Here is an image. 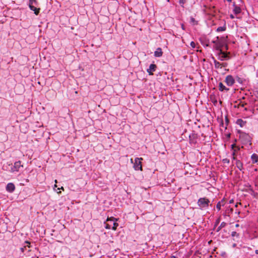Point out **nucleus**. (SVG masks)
<instances>
[{
	"mask_svg": "<svg viewBox=\"0 0 258 258\" xmlns=\"http://www.w3.org/2000/svg\"><path fill=\"white\" fill-rule=\"evenodd\" d=\"M218 87L219 91L221 92H227L229 90V89L228 88L226 87L221 82L219 83Z\"/></svg>",
	"mask_w": 258,
	"mask_h": 258,
	"instance_id": "obj_12",
	"label": "nucleus"
},
{
	"mask_svg": "<svg viewBox=\"0 0 258 258\" xmlns=\"http://www.w3.org/2000/svg\"><path fill=\"white\" fill-rule=\"evenodd\" d=\"M227 225L226 223L225 222H223L221 223L220 225L216 229V232H219L221 230V229L225 227L226 225Z\"/></svg>",
	"mask_w": 258,
	"mask_h": 258,
	"instance_id": "obj_21",
	"label": "nucleus"
},
{
	"mask_svg": "<svg viewBox=\"0 0 258 258\" xmlns=\"http://www.w3.org/2000/svg\"><path fill=\"white\" fill-rule=\"evenodd\" d=\"M225 82L228 86H232L235 83V80L232 75H228L225 78Z\"/></svg>",
	"mask_w": 258,
	"mask_h": 258,
	"instance_id": "obj_8",
	"label": "nucleus"
},
{
	"mask_svg": "<svg viewBox=\"0 0 258 258\" xmlns=\"http://www.w3.org/2000/svg\"><path fill=\"white\" fill-rule=\"evenodd\" d=\"M233 202V200H231L229 201V203H232Z\"/></svg>",
	"mask_w": 258,
	"mask_h": 258,
	"instance_id": "obj_40",
	"label": "nucleus"
},
{
	"mask_svg": "<svg viewBox=\"0 0 258 258\" xmlns=\"http://www.w3.org/2000/svg\"><path fill=\"white\" fill-rule=\"evenodd\" d=\"M255 185L258 186V176L255 178Z\"/></svg>",
	"mask_w": 258,
	"mask_h": 258,
	"instance_id": "obj_33",
	"label": "nucleus"
},
{
	"mask_svg": "<svg viewBox=\"0 0 258 258\" xmlns=\"http://www.w3.org/2000/svg\"><path fill=\"white\" fill-rule=\"evenodd\" d=\"M15 189V186L13 183H9L6 186V190L9 192H13Z\"/></svg>",
	"mask_w": 258,
	"mask_h": 258,
	"instance_id": "obj_11",
	"label": "nucleus"
},
{
	"mask_svg": "<svg viewBox=\"0 0 258 258\" xmlns=\"http://www.w3.org/2000/svg\"><path fill=\"white\" fill-rule=\"evenodd\" d=\"M155 56L159 57L161 55V48H158L154 53Z\"/></svg>",
	"mask_w": 258,
	"mask_h": 258,
	"instance_id": "obj_22",
	"label": "nucleus"
},
{
	"mask_svg": "<svg viewBox=\"0 0 258 258\" xmlns=\"http://www.w3.org/2000/svg\"><path fill=\"white\" fill-rule=\"evenodd\" d=\"M198 135L192 133L189 136V143L192 145H196L197 143Z\"/></svg>",
	"mask_w": 258,
	"mask_h": 258,
	"instance_id": "obj_10",
	"label": "nucleus"
},
{
	"mask_svg": "<svg viewBox=\"0 0 258 258\" xmlns=\"http://www.w3.org/2000/svg\"><path fill=\"white\" fill-rule=\"evenodd\" d=\"M231 149L232 150H240V148L238 147H236V145L235 144H234L231 145Z\"/></svg>",
	"mask_w": 258,
	"mask_h": 258,
	"instance_id": "obj_25",
	"label": "nucleus"
},
{
	"mask_svg": "<svg viewBox=\"0 0 258 258\" xmlns=\"http://www.w3.org/2000/svg\"><path fill=\"white\" fill-rule=\"evenodd\" d=\"M236 81L240 84H242L243 83V79L242 78H241L238 76L236 77Z\"/></svg>",
	"mask_w": 258,
	"mask_h": 258,
	"instance_id": "obj_26",
	"label": "nucleus"
},
{
	"mask_svg": "<svg viewBox=\"0 0 258 258\" xmlns=\"http://www.w3.org/2000/svg\"><path fill=\"white\" fill-rule=\"evenodd\" d=\"M237 213H238V214H240V212H239V211H238V212H237Z\"/></svg>",
	"mask_w": 258,
	"mask_h": 258,
	"instance_id": "obj_51",
	"label": "nucleus"
},
{
	"mask_svg": "<svg viewBox=\"0 0 258 258\" xmlns=\"http://www.w3.org/2000/svg\"><path fill=\"white\" fill-rule=\"evenodd\" d=\"M212 59L213 60L215 68H216V69L222 68L221 63L217 61L216 60V59L215 58V57L213 56L212 57Z\"/></svg>",
	"mask_w": 258,
	"mask_h": 258,
	"instance_id": "obj_16",
	"label": "nucleus"
},
{
	"mask_svg": "<svg viewBox=\"0 0 258 258\" xmlns=\"http://www.w3.org/2000/svg\"><path fill=\"white\" fill-rule=\"evenodd\" d=\"M190 22L192 23L194 25L197 24V22H196L195 19L192 17H191L190 18Z\"/></svg>",
	"mask_w": 258,
	"mask_h": 258,
	"instance_id": "obj_29",
	"label": "nucleus"
},
{
	"mask_svg": "<svg viewBox=\"0 0 258 258\" xmlns=\"http://www.w3.org/2000/svg\"><path fill=\"white\" fill-rule=\"evenodd\" d=\"M225 204L224 199L222 200L221 201L219 202L216 205V208L220 210L221 209V207L222 206H224Z\"/></svg>",
	"mask_w": 258,
	"mask_h": 258,
	"instance_id": "obj_19",
	"label": "nucleus"
},
{
	"mask_svg": "<svg viewBox=\"0 0 258 258\" xmlns=\"http://www.w3.org/2000/svg\"><path fill=\"white\" fill-rule=\"evenodd\" d=\"M233 160H235L236 159L235 156H233Z\"/></svg>",
	"mask_w": 258,
	"mask_h": 258,
	"instance_id": "obj_45",
	"label": "nucleus"
},
{
	"mask_svg": "<svg viewBox=\"0 0 258 258\" xmlns=\"http://www.w3.org/2000/svg\"><path fill=\"white\" fill-rule=\"evenodd\" d=\"M227 1H228V2H231L232 0H226Z\"/></svg>",
	"mask_w": 258,
	"mask_h": 258,
	"instance_id": "obj_47",
	"label": "nucleus"
},
{
	"mask_svg": "<svg viewBox=\"0 0 258 258\" xmlns=\"http://www.w3.org/2000/svg\"><path fill=\"white\" fill-rule=\"evenodd\" d=\"M37 5V2L36 0H29V7L31 10L34 12V14L36 15H38L40 11L39 8H36L35 6Z\"/></svg>",
	"mask_w": 258,
	"mask_h": 258,
	"instance_id": "obj_3",
	"label": "nucleus"
},
{
	"mask_svg": "<svg viewBox=\"0 0 258 258\" xmlns=\"http://www.w3.org/2000/svg\"><path fill=\"white\" fill-rule=\"evenodd\" d=\"M231 236L232 237H234V236H239V234L237 233L235 231H233L231 233Z\"/></svg>",
	"mask_w": 258,
	"mask_h": 258,
	"instance_id": "obj_28",
	"label": "nucleus"
},
{
	"mask_svg": "<svg viewBox=\"0 0 258 258\" xmlns=\"http://www.w3.org/2000/svg\"><path fill=\"white\" fill-rule=\"evenodd\" d=\"M223 162L224 163L229 164L230 161H229V160L228 159L225 158V159H224L223 160Z\"/></svg>",
	"mask_w": 258,
	"mask_h": 258,
	"instance_id": "obj_31",
	"label": "nucleus"
},
{
	"mask_svg": "<svg viewBox=\"0 0 258 258\" xmlns=\"http://www.w3.org/2000/svg\"><path fill=\"white\" fill-rule=\"evenodd\" d=\"M143 160L142 158H136L135 162L134 163V168L136 170H142V165L141 161Z\"/></svg>",
	"mask_w": 258,
	"mask_h": 258,
	"instance_id": "obj_6",
	"label": "nucleus"
},
{
	"mask_svg": "<svg viewBox=\"0 0 258 258\" xmlns=\"http://www.w3.org/2000/svg\"><path fill=\"white\" fill-rule=\"evenodd\" d=\"M236 123L242 127L245 125L246 121L242 120V119H238L236 120Z\"/></svg>",
	"mask_w": 258,
	"mask_h": 258,
	"instance_id": "obj_14",
	"label": "nucleus"
},
{
	"mask_svg": "<svg viewBox=\"0 0 258 258\" xmlns=\"http://www.w3.org/2000/svg\"><path fill=\"white\" fill-rule=\"evenodd\" d=\"M181 27H182V29L183 30H184V25H183V24L181 25Z\"/></svg>",
	"mask_w": 258,
	"mask_h": 258,
	"instance_id": "obj_42",
	"label": "nucleus"
},
{
	"mask_svg": "<svg viewBox=\"0 0 258 258\" xmlns=\"http://www.w3.org/2000/svg\"><path fill=\"white\" fill-rule=\"evenodd\" d=\"M229 54L230 52L225 53L223 50H220L217 53L218 58L221 61L229 59L230 58Z\"/></svg>",
	"mask_w": 258,
	"mask_h": 258,
	"instance_id": "obj_5",
	"label": "nucleus"
},
{
	"mask_svg": "<svg viewBox=\"0 0 258 258\" xmlns=\"http://www.w3.org/2000/svg\"><path fill=\"white\" fill-rule=\"evenodd\" d=\"M116 221H117V219L113 217H110V218H108L107 219V221L112 223L113 226L111 227V224H110L109 223H105V228L107 229H110L111 228L112 229L115 230L116 229L117 227L118 226V224L116 222H115Z\"/></svg>",
	"mask_w": 258,
	"mask_h": 258,
	"instance_id": "obj_2",
	"label": "nucleus"
},
{
	"mask_svg": "<svg viewBox=\"0 0 258 258\" xmlns=\"http://www.w3.org/2000/svg\"><path fill=\"white\" fill-rule=\"evenodd\" d=\"M233 212V209L231 208H227L225 212V213L223 214L224 216H230V215L232 214Z\"/></svg>",
	"mask_w": 258,
	"mask_h": 258,
	"instance_id": "obj_17",
	"label": "nucleus"
},
{
	"mask_svg": "<svg viewBox=\"0 0 258 258\" xmlns=\"http://www.w3.org/2000/svg\"><path fill=\"white\" fill-rule=\"evenodd\" d=\"M238 151L237 150H233V153H232V156H236V152Z\"/></svg>",
	"mask_w": 258,
	"mask_h": 258,
	"instance_id": "obj_34",
	"label": "nucleus"
},
{
	"mask_svg": "<svg viewBox=\"0 0 258 258\" xmlns=\"http://www.w3.org/2000/svg\"><path fill=\"white\" fill-rule=\"evenodd\" d=\"M23 167V165L21 164V162L18 161L14 163V166L11 168V171L14 172L15 171H19L21 168Z\"/></svg>",
	"mask_w": 258,
	"mask_h": 258,
	"instance_id": "obj_9",
	"label": "nucleus"
},
{
	"mask_svg": "<svg viewBox=\"0 0 258 258\" xmlns=\"http://www.w3.org/2000/svg\"><path fill=\"white\" fill-rule=\"evenodd\" d=\"M235 226H236V227H239V224H236L235 225Z\"/></svg>",
	"mask_w": 258,
	"mask_h": 258,
	"instance_id": "obj_43",
	"label": "nucleus"
},
{
	"mask_svg": "<svg viewBox=\"0 0 258 258\" xmlns=\"http://www.w3.org/2000/svg\"><path fill=\"white\" fill-rule=\"evenodd\" d=\"M60 189V188H58V189ZM60 189H61L62 190H64L63 187L62 186L60 188Z\"/></svg>",
	"mask_w": 258,
	"mask_h": 258,
	"instance_id": "obj_44",
	"label": "nucleus"
},
{
	"mask_svg": "<svg viewBox=\"0 0 258 258\" xmlns=\"http://www.w3.org/2000/svg\"><path fill=\"white\" fill-rule=\"evenodd\" d=\"M238 132L239 134V139L242 144H249V145H251V137L249 134L241 132L240 131H239Z\"/></svg>",
	"mask_w": 258,
	"mask_h": 258,
	"instance_id": "obj_1",
	"label": "nucleus"
},
{
	"mask_svg": "<svg viewBox=\"0 0 258 258\" xmlns=\"http://www.w3.org/2000/svg\"><path fill=\"white\" fill-rule=\"evenodd\" d=\"M255 252L256 254H258V249L255 250Z\"/></svg>",
	"mask_w": 258,
	"mask_h": 258,
	"instance_id": "obj_41",
	"label": "nucleus"
},
{
	"mask_svg": "<svg viewBox=\"0 0 258 258\" xmlns=\"http://www.w3.org/2000/svg\"><path fill=\"white\" fill-rule=\"evenodd\" d=\"M227 63H221V66L222 67H225L227 66Z\"/></svg>",
	"mask_w": 258,
	"mask_h": 258,
	"instance_id": "obj_35",
	"label": "nucleus"
},
{
	"mask_svg": "<svg viewBox=\"0 0 258 258\" xmlns=\"http://www.w3.org/2000/svg\"><path fill=\"white\" fill-rule=\"evenodd\" d=\"M220 218H219L215 221L213 230L215 229L216 226H217V225L220 223Z\"/></svg>",
	"mask_w": 258,
	"mask_h": 258,
	"instance_id": "obj_24",
	"label": "nucleus"
},
{
	"mask_svg": "<svg viewBox=\"0 0 258 258\" xmlns=\"http://www.w3.org/2000/svg\"><path fill=\"white\" fill-rule=\"evenodd\" d=\"M171 258H176L175 256H172Z\"/></svg>",
	"mask_w": 258,
	"mask_h": 258,
	"instance_id": "obj_46",
	"label": "nucleus"
},
{
	"mask_svg": "<svg viewBox=\"0 0 258 258\" xmlns=\"http://www.w3.org/2000/svg\"><path fill=\"white\" fill-rule=\"evenodd\" d=\"M226 27L225 26L219 27L217 28V32H220L225 31Z\"/></svg>",
	"mask_w": 258,
	"mask_h": 258,
	"instance_id": "obj_23",
	"label": "nucleus"
},
{
	"mask_svg": "<svg viewBox=\"0 0 258 258\" xmlns=\"http://www.w3.org/2000/svg\"><path fill=\"white\" fill-rule=\"evenodd\" d=\"M210 201L206 198H200L198 201V205L201 209L205 208L208 207Z\"/></svg>",
	"mask_w": 258,
	"mask_h": 258,
	"instance_id": "obj_4",
	"label": "nucleus"
},
{
	"mask_svg": "<svg viewBox=\"0 0 258 258\" xmlns=\"http://www.w3.org/2000/svg\"><path fill=\"white\" fill-rule=\"evenodd\" d=\"M213 43L215 44L214 46V48L218 52H219L220 50H222L221 49V47H224L225 45L224 42L222 41H218L217 40L213 41Z\"/></svg>",
	"mask_w": 258,
	"mask_h": 258,
	"instance_id": "obj_7",
	"label": "nucleus"
},
{
	"mask_svg": "<svg viewBox=\"0 0 258 258\" xmlns=\"http://www.w3.org/2000/svg\"><path fill=\"white\" fill-rule=\"evenodd\" d=\"M190 45L192 48H196V43L194 41L190 42Z\"/></svg>",
	"mask_w": 258,
	"mask_h": 258,
	"instance_id": "obj_30",
	"label": "nucleus"
},
{
	"mask_svg": "<svg viewBox=\"0 0 258 258\" xmlns=\"http://www.w3.org/2000/svg\"><path fill=\"white\" fill-rule=\"evenodd\" d=\"M156 66L154 64H150L149 68L147 69V72L149 75H152L153 72H154L156 70Z\"/></svg>",
	"mask_w": 258,
	"mask_h": 258,
	"instance_id": "obj_13",
	"label": "nucleus"
},
{
	"mask_svg": "<svg viewBox=\"0 0 258 258\" xmlns=\"http://www.w3.org/2000/svg\"><path fill=\"white\" fill-rule=\"evenodd\" d=\"M257 195H258V194H257V193H256H256H254V196L255 197H256V196H257Z\"/></svg>",
	"mask_w": 258,
	"mask_h": 258,
	"instance_id": "obj_39",
	"label": "nucleus"
},
{
	"mask_svg": "<svg viewBox=\"0 0 258 258\" xmlns=\"http://www.w3.org/2000/svg\"><path fill=\"white\" fill-rule=\"evenodd\" d=\"M251 159L252 163H255L258 161V155L253 153L251 156Z\"/></svg>",
	"mask_w": 258,
	"mask_h": 258,
	"instance_id": "obj_18",
	"label": "nucleus"
},
{
	"mask_svg": "<svg viewBox=\"0 0 258 258\" xmlns=\"http://www.w3.org/2000/svg\"><path fill=\"white\" fill-rule=\"evenodd\" d=\"M237 205H238V203H236V204L235 205V207H237Z\"/></svg>",
	"mask_w": 258,
	"mask_h": 258,
	"instance_id": "obj_48",
	"label": "nucleus"
},
{
	"mask_svg": "<svg viewBox=\"0 0 258 258\" xmlns=\"http://www.w3.org/2000/svg\"><path fill=\"white\" fill-rule=\"evenodd\" d=\"M237 167L240 170H242L243 168V164L240 160H237L236 162Z\"/></svg>",
	"mask_w": 258,
	"mask_h": 258,
	"instance_id": "obj_20",
	"label": "nucleus"
},
{
	"mask_svg": "<svg viewBox=\"0 0 258 258\" xmlns=\"http://www.w3.org/2000/svg\"><path fill=\"white\" fill-rule=\"evenodd\" d=\"M245 104H244V103H242V104L240 103V104H239V106H241V107H244V105H245Z\"/></svg>",
	"mask_w": 258,
	"mask_h": 258,
	"instance_id": "obj_37",
	"label": "nucleus"
},
{
	"mask_svg": "<svg viewBox=\"0 0 258 258\" xmlns=\"http://www.w3.org/2000/svg\"><path fill=\"white\" fill-rule=\"evenodd\" d=\"M230 134H229L228 135H227V137H230Z\"/></svg>",
	"mask_w": 258,
	"mask_h": 258,
	"instance_id": "obj_50",
	"label": "nucleus"
},
{
	"mask_svg": "<svg viewBox=\"0 0 258 258\" xmlns=\"http://www.w3.org/2000/svg\"><path fill=\"white\" fill-rule=\"evenodd\" d=\"M244 110H247V108H244Z\"/></svg>",
	"mask_w": 258,
	"mask_h": 258,
	"instance_id": "obj_52",
	"label": "nucleus"
},
{
	"mask_svg": "<svg viewBox=\"0 0 258 258\" xmlns=\"http://www.w3.org/2000/svg\"><path fill=\"white\" fill-rule=\"evenodd\" d=\"M186 0H179V3L180 6L182 7H184L183 5L186 3Z\"/></svg>",
	"mask_w": 258,
	"mask_h": 258,
	"instance_id": "obj_27",
	"label": "nucleus"
},
{
	"mask_svg": "<svg viewBox=\"0 0 258 258\" xmlns=\"http://www.w3.org/2000/svg\"><path fill=\"white\" fill-rule=\"evenodd\" d=\"M224 46H225V49H226V50H228V46H227V44H225V45H224Z\"/></svg>",
	"mask_w": 258,
	"mask_h": 258,
	"instance_id": "obj_36",
	"label": "nucleus"
},
{
	"mask_svg": "<svg viewBox=\"0 0 258 258\" xmlns=\"http://www.w3.org/2000/svg\"><path fill=\"white\" fill-rule=\"evenodd\" d=\"M225 122H226V125H227L229 123V120L227 116L225 117Z\"/></svg>",
	"mask_w": 258,
	"mask_h": 258,
	"instance_id": "obj_32",
	"label": "nucleus"
},
{
	"mask_svg": "<svg viewBox=\"0 0 258 258\" xmlns=\"http://www.w3.org/2000/svg\"><path fill=\"white\" fill-rule=\"evenodd\" d=\"M230 17L231 19H234V16L232 14L230 15Z\"/></svg>",
	"mask_w": 258,
	"mask_h": 258,
	"instance_id": "obj_38",
	"label": "nucleus"
},
{
	"mask_svg": "<svg viewBox=\"0 0 258 258\" xmlns=\"http://www.w3.org/2000/svg\"><path fill=\"white\" fill-rule=\"evenodd\" d=\"M233 6L234 7V8L233 9V12L235 14L237 15L241 13V9L239 7L235 5V3H233Z\"/></svg>",
	"mask_w": 258,
	"mask_h": 258,
	"instance_id": "obj_15",
	"label": "nucleus"
},
{
	"mask_svg": "<svg viewBox=\"0 0 258 258\" xmlns=\"http://www.w3.org/2000/svg\"><path fill=\"white\" fill-rule=\"evenodd\" d=\"M131 162H132V163H133V159H131Z\"/></svg>",
	"mask_w": 258,
	"mask_h": 258,
	"instance_id": "obj_49",
	"label": "nucleus"
}]
</instances>
